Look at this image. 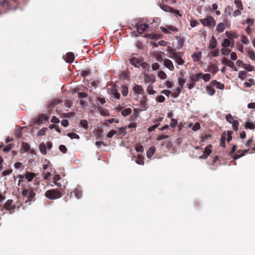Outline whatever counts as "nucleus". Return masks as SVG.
<instances>
[{"instance_id": "nucleus-51", "label": "nucleus", "mask_w": 255, "mask_h": 255, "mask_svg": "<svg viewBox=\"0 0 255 255\" xmlns=\"http://www.w3.org/2000/svg\"><path fill=\"white\" fill-rule=\"evenodd\" d=\"M211 135L210 134H205L204 135L201 136V141L203 142H205V140L210 137Z\"/></svg>"}, {"instance_id": "nucleus-53", "label": "nucleus", "mask_w": 255, "mask_h": 255, "mask_svg": "<svg viewBox=\"0 0 255 255\" xmlns=\"http://www.w3.org/2000/svg\"><path fill=\"white\" fill-rule=\"evenodd\" d=\"M207 90L208 94L213 95L215 93V90L210 87H207Z\"/></svg>"}, {"instance_id": "nucleus-4", "label": "nucleus", "mask_w": 255, "mask_h": 255, "mask_svg": "<svg viewBox=\"0 0 255 255\" xmlns=\"http://www.w3.org/2000/svg\"><path fill=\"white\" fill-rule=\"evenodd\" d=\"M169 57L173 59L178 65H182L185 61L182 59V53L180 52H173Z\"/></svg>"}, {"instance_id": "nucleus-13", "label": "nucleus", "mask_w": 255, "mask_h": 255, "mask_svg": "<svg viewBox=\"0 0 255 255\" xmlns=\"http://www.w3.org/2000/svg\"><path fill=\"white\" fill-rule=\"evenodd\" d=\"M148 27V25L146 24H141L137 27V30L138 33H142Z\"/></svg>"}, {"instance_id": "nucleus-5", "label": "nucleus", "mask_w": 255, "mask_h": 255, "mask_svg": "<svg viewBox=\"0 0 255 255\" xmlns=\"http://www.w3.org/2000/svg\"><path fill=\"white\" fill-rule=\"evenodd\" d=\"M163 65L169 70L173 71L174 70V66L173 62L168 59H164L163 61Z\"/></svg>"}, {"instance_id": "nucleus-54", "label": "nucleus", "mask_w": 255, "mask_h": 255, "mask_svg": "<svg viewBox=\"0 0 255 255\" xmlns=\"http://www.w3.org/2000/svg\"><path fill=\"white\" fill-rule=\"evenodd\" d=\"M203 74L202 73L196 74L195 78L193 80L194 81H197L199 79L202 78Z\"/></svg>"}, {"instance_id": "nucleus-21", "label": "nucleus", "mask_w": 255, "mask_h": 255, "mask_svg": "<svg viewBox=\"0 0 255 255\" xmlns=\"http://www.w3.org/2000/svg\"><path fill=\"white\" fill-rule=\"evenodd\" d=\"M39 148L40 151V152L44 155L46 154L47 153V150H46V144L42 142L39 145Z\"/></svg>"}, {"instance_id": "nucleus-38", "label": "nucleus", "mask_w": 255, "mask_h": 255, "mask_svg": "<svg viewBox=\"0 0 255 255\" xmlns=\"http://www.w3.org/2000/svg\"><path fill=\"white\" fill-rule=\"evenodd\" d=\"M244 68L248 71H252L254 69V67L250 64H245Z\"/></svg>"}, {"instance_id": "nucleus-47", "label": "nucleus", "mask_w": 255, "mask_h": 255, "mask_svg": "<svg viewBox=\"0 0 255 255\" xmlns=\"http://www.w3.org/2000/svg\"><path fill=\"white\" fill-rule=\"evenodd\" d=\"M226 119L227 121L230 123V124H232L233 122L235 121L233 120V117L230 114L227 115L226 116Z\"/></svg>"}, {"instance_id": "nucleus-10", "label": "nucleus", "mask_w": 255, "mask_h": 255, "mask_svg": "<svg viewBox=\"0 0 255 255\" xmlns=\"http://www.w3.org/2000/svg\"><path fill=\"white\" fill-rule=\"evenodd\" d=\"M117 109L119 111L121 112V114L124 117L129 115L132 111L130 108L123 109V108L121 106L118 107Z\"/></svg>"}, {"instance_id": "nucleus-58", "label": "nucleus", "mask_w": 255, "mask_h": 255, "mask_svg": "<svg viewBox=\"0 0 255 255\" xmlns=\"http://www.w3.org/2000/svg\"><path fill=\"white\" fill-rule=\"evenodd\" d=\"M169 137V136L167 135H159L157 137V140H161L162 139L167 138Z\"/></svg>"}, {"instance_id": "nucleus-24", "label": "nucleus", "mask_w": 255, "mask_h": 255, "mask_svg": "<svg viewBox=\"0 0 255 255\" xmlns=\"http://www.w3.org/2000/svg\"><path fill=\"white\" fill-rule=\"evenodd\" d=\"M246 51L248 53V56L252 59V60H255V52L252 50L247 49Z\"/></svg>"}, {"instance_id": "nucleus-62", "label": "nucleus", "mask_w": 255, "mask_h": 255, "mask_svg": "<svg viewBox=\"0 0 255 255\" xmlns=\"http://www.w3.org/2000/svg\"><path fill=\"white\" fill-rule=\"evenodd\" d=\"M147 92L149 95H153L155 94V91L152 89V87H147Z\"/></svg>"}, {"instance_id": "nucleus-15", "label": "nucleus", "mask_w": 255, "mask_h": 255, "mask_svg": "<svg viewBox=\"0 0 255 255\" xmlns=\"http://www.w3.org/2000/svg\"><path fill=\"white\" fill-rule=\"evenodd\" d=\"M25 176V179L27 180V181L30 182L32 180L33 178L35 177V174L33 172H26Z\"/></svg>"}, {"instance_id": "nucleus-20", "label": "nucleus", "mask_w": 255, "mask_h": 255, "mask_svg": "<svg viewBox=\"0 0 255 255\" xmlns=\"http://www.w3.org/2000/svg\"><path fill=\"white\" fill-rule=\"evenodd\" d=\"M226 133L223 132L221 135V138L220 139V146L223 147H226L225 140H226Z\"/></svg>"}, {"instance_id": "nucleus-52", "label": "nucleus", "mask_w": 255, "mask_h": 255, "mask_svg": "<svg viewBox=\"0 0 255 255\" xmlns=\"http://www.w3.org/2000/svg\"><path fill=\"white\" fill-rule=\"evenodd\" d=\"M200 125L199 123H196L192 127V130L194 131H196L200 128Z\"/></svg>"}, {"instance_id": "nucleus-48", "label": "nucleus", "mask_w": 255, "mask_h": 255, "mask_svg": "<svg viewBox=\"0 0 255 255\" xmlns=\"http://www.w3.org/2000/svg\"><path fill=\"white\" fill-rule=\"evenodd\" d=\"M242 10L240 9H236L233 12V15L234 16V17H236V16H239V15H241V11Z\"/></svg>"}, {"instance_id": "nucleus-19", "label": "nucleus", "mask_w": 255, "mask_h": 255, "mask_svg": "<svg viewBox=\"0 0 255 255\" xmlns=\"http://www.w3.org/2000/svg\"><path fill=\"white\" fill-rule=\"evenodd\" d=\"M155 151V147L154 146H151L146 152L147 157L150 158L152 156Z\"/></svg>"}, {"instance_id": "nucleus-23", "label": "nucleus", "mask_w": 255, "mask_h": 255, "mask_svg": "<svg viewBox=\"0 0 255 255\" xmlns=\"http://www.w3.org/2000/svg\"><path fill=\"white\" fill-rule=\"evenodd\" d=\"M48 119V117L45 115H42L36 121V123L38 125L42 123L43 121H46Z\"/></svg>"}, {"instance_id": "nucleus-32", "label": "nucleus", "mask_w": 255, "mask_h": 255, "mask_svg": "<svg viewBox=\"0 0 255 255\" xmlns=\"http://www.w3.org/2000/svg\"><path fill=\"white\" fill-rule=\"evenodd\" d=\"M80 125L82 127L86 129H88V122L85 120H82L80 123Z\"/></svg>"}, {"instance_id": "nucleus-55", "label": "nucleus", "mask_w": 255, "mask_h": 255, "mask_svg": "<svg viewBox=\"0 0 255 255\" xmlns=\"http://www.w3.org/2000/svg\"><path fill=\"white\" fill-rule=\"evenodd\" d=\"M167 28L169 30L174 32H177L178 30L177 28L172 25H168L167 26Z\"/></svg>"}, {"instance_id": "nucleus-64", "label": "nucleus", "mask_w": 255, "mask_h": 255, "mask_svg": "<svg viewBox=\"0 0 255 255\" xmlns=\"http://www.w3.org/2000/svg\"><path fill=\"white\" fill-rule=\"evenodd\" d=\"M178 83L180 84V85L182 86L185 83L186 80L182 78H179L178 79Z\"/></svg>"}, {"instance_id": "nucleus-26", "label": "nucleus", "mask_w": 255, "mask_h": 255, "mask_svg": "<svg viewBox=\"0 0 255 255\" xmlns=\"http://www.w3.org/2000/svg\"><path fill=\"white\" fill-rule=\"evenodd\" d=\"M73 192H74V193L75 194V197L77 199H80L82 196V191L81 190L78 189V188L75 189L73 191Z\"/></svg>"}, {"instance_id": "nucleus-49", "label": "nucleus", "mask_w": 255, "mask_h": 255, "mask_svg": "<svg viewBox=\"0 0 255 255\" xmlns=\"http://www.w3.org/2000/svg\"><path fill=\"white\" fill-rule=\"evenodd\" d=\"M239 125V123L236 120V121L233 122V123H232L233 128L235 131L238 130Z\"/></svg>"}, {"instance_id": "nucleus-34", "label": "nucleus", "mask_w": 255, "mask_h": 255, "mask_svg": "<svg viewBox=\"0 0 255 255\" xmlns=\"http://www.w3.org/2000/svg\"><path fill=\"white\" fill-rule=\"evenodd\" d=\"M67 136L69 137H70L71 139H79L80 136L77 134L74 133V132H69L67 134Z\"/></svg>"}, {"instance_id": "nucleus-22", "label": "nucleus", "mask_w": 255, "mask_h": 255, "mask_svg": "<svg viewBox=\"0 0 255 255\" xmlns=\"http://www.w3.org/2000/svg\"><path fill=\"white\" fill-rule=\"evenodd\" d=\"M234 2L237 9H240L241 10L244 9L243 4L241 0H234Z\"/></svg>"}, {"instance_id": "nucleus-28", "label": "nucleus", "mask_w": 255, "mask_h": 255, "mask_svg": "<svg viewBox=\"0 0 255 255\" xmlns=\"http://www.w3.org/2000/svg\"><path fill=\"white\" fill-rule=\"evenodd\" d=\"M121 92L123 96H127L128 93V88L126 86H123L121 88Z\"/></svg>"}, {"instance_id": "nucleus-11", "label": "nucleus", "mask_w": 255, "mask_h": 255, "mask_svg": "<svg viewBox=\"0 0 255 255\" xmlns=\"http://www.w3.org/2000/svg\"><path fill=\"white\" fill-rule=\"evenodd\" d=\"M74 59V54L72 52H69L66 55V60L68 63L73 62Z\"/></svg>"}, {"instance_id": "nucleus-61", "label": "nucleus", "mask_w": 255, "mask_h": 255, "mask_svg": "<svg viewBox=\"0 0 255 255\" xmlns=\"http://www.w3.org/2000/svg\"><path fill=\"white\" fill-rule=\"evenodd\" d=\"M242 37L243 39L242 40V42H243V43H244V44H248L249 43V40L245 35H243Z\"/></svg>"}, {"instance_id": "nucleus-40", "label": "nucleus", "mask_w": 255, "mask_h": 255, "mask_svg": "<svg viewBox=\"0 0 255 255\" xmlns=\"http://www.w3.org/2000/svg\"><path fill=\"white\" fill-rule=\"evenodd\" d=\"M80 103L82 106V108L84 110H86L87 107L88 106V102L87 101H84L83 100H81L80 101Z\"/></svg>"}, {"instance_id": "nucleus-31", "label": "nucleus", "mask_w": 255, "mask_h": 255, "mask_svg": "<svg viewBox=\"0 0 255 255\" xmlns=\"http://www.w3.org/2000/svg\"><path fill=\"white\" fill-rule=\"evenodd\" d=\"M30 145L25 142H22V149L23 150L24 152H27L30 149Z\"/></svg>"}, {"instance_id": "nucleus-7", "label": "nucleus", "mask_w": 255, "mask_h": 255, "mask_svg": "<svg viewBox=\"0 0 255 255\" xmlns=\"http://www.w3.org/2000/svg\"><path fill=\"white\" fill-rule=\"evenodd\" d=\"M13 203V200L11 199H8L4 204L3 207L4 209L8 211L13 210L15 208V206H12Z\"/></svg>"}, {"instance_id": "nucleus-44", "label": "nucleus", "mask_w": 255, "mask_h": 255, "mask_svg": "<svg viewBox=\"0 0 255 255\" xmlns=\"http://www.w3.org/2000/svg\"><path fill=\"white\" fill-rule=\"evenodd\" d=\"M158 76L161 79L163 80L165 79L166 78V74L162 71H160L158 72Z\"/></svg>"}, {"instance_id": "nucleus-46", "label": "nucleus", "mask_w": 255, "mask_h": 255, "mask_svg": "<svg viewBox=\"0 0 255 255\" xmlns=\"http://www.w3.org/2000/svg\"><path fill=\"white\" fill-rule=\"evenodd\" d=\"M177 125V120H176L175 119L171 118V122H170V126L172 128H174L176 127Z\"/></svg>"}, {"instance_id": "nucleus-60", "label": "nucleus", "mask_w": 255, "mask_h": 255, "mask_svg": "<svg viewBox=\"0 0 255 255\" xmlns=\"http://www.w3.org/2000/svg\"><path fill=\"white\" fill-rule=\"evenodd\" d=\"M12 172V169L6 170H4L2 173V175L3 176H6L7 175H9V174H11Z\"/></svg>"}, {"instance_id": "nucleus-41", "label": "nucleus", "mask_w": 255, "mask_h": 255, "mask_svg": "<svg viewBox=\"0 0 255 255\" xmlns=\"http://www.w3.org/2000/svg\"><path fill=\"white\" fill-rule=\"evenodd\" d=\"M48 130V128H42L40 130H39L38 132V135L39 136H42L46 134V131Z\"/></svg>"}, {"instance_id": "nucleus-39", "label": "nucleus", "mask_w": 255, "mask_h": 255, "mask_svg": "<svg viewBox=\"0 0 255 255\" xmlns=\"http://www.w3.org/2000/svg\"><path fill=\"white\" fill-rule=\"evenodd\" d=\"M138 116V114L137 111H134L133 113L131 115L130 117V120L131 121H134Z\"/></svg>"}, {"instance_id": "nucleus-37", "label": "nucleus", "mask_w": 255, "mask_h": 255, "mask_svg": "<svg viewBox=\"0 0 255 255\" xmlns=\"http://www.w3.org/2000/svg\"><path fill=\"white\" fill-rule=\"evenodd\" d=\"M218 69L217 66L214 65H211L209 66V71L215 73L217 71H218Z\"/></svg>"}, {"instance_id": "nucleus-27", "label": "nucleus", "mask_w": 255, "mask_h": 255, "mask_svg": "<svg viewBox=\"0 0 255 255\" xmlns=\"http://www.w3.org/2000/svg\"><path fill=\"white\" fill-rule=\"evenodd\" d=\"M136 162L138 164L143 165L144 163L143 157L138 154L136 158Z\"/></svg>"}, {"instance_id": "nucleus-33", "label": "nucleus", "mask_w": 255, "mask_h": 255, "mask_svg": "<svg viewBox=\"0 0 255 255\" xmlns=\"http://www.w3.org/2000/svg\"><path fill=\"white\" fill-rule=\"evenodd\" d=\"M233 134V131L231 130H228L226 133V140L229 142H230L232 139V135Z\"/></svg>"}, {"instance_id": "nucleus-36", "label": "nucleus", "mask_w": 255, "mask_h": 255, "mask_svg": "<svg viewBox=\"0 0 255 255\" xmlns=\"http://www.w3.org/2000/svg\"><path fill=\"white\" fill-rule=\"evenodd\" d=\"M221 53L224 55H228L231 52V50L229 48H223L221 49Z\"/></svg>"}, {"instance_id": "nucleus-1", "label": "nucleus", "mask_w": 255, "mask_h": 255, "mask_svg": "<svg viewBox=\"0 0 255 255\" xmlns=\"http://www.w3.org/2000/svg\"><path fill=\"white\" fill-rule=\"evenodd\" d=\"M22 195L27 198L26 202H31V201H35L36 194L30 184L27 183L26 185H22Z\"/></svg>"}, {"instance_id": "nucleus-9", "label": "nucleus", "mask_w": 255, "mask_h": 255, "mask_svg": "<svg viewBox=\"0 0 255 255\" xmlns=\"http://www.w3.org/2000/svg\"><path fill=\"white\" fill-rule=\"evenodd\" d=\"M222 63L223 64L226 65L230 68H234V70L236 71L238 70L236 68L234 67V62L228 60L226 57H224L222 59Z\"/></svg>"}, {"instance_id": "nucleus-50", "label": "nucleus", "mask_w": 255, "mask_h": 255, "mask_svg": "<svg viewBox=\"0 0 255 255\" xmlns=\"http://www.w3.org/2000/svg\"><path fill=\"white\" fill-rule=\"evenodd\" d=\"M117 133V131L115 130H110L107 134V136L108 138H112L114 135Z\"/></svg>"}, {"instance_id": "nucleus-12", "label": "nucleus", "mask_w": 255, "mask_h": 255, "mask_svg": "<svg viewBox=\"0 0 255 255\" xmlns=\"http://www.w3.org/2000/svg\"><path fill=\"white\" fill-rule=\"evenodd\" d=\"M225 29V25L223 22L219 23L216 28V30L219 32L221 33L224 31Z\"/></svg>"}, {"instance_id": "nucleus-14", "label": "nucleus", "mask_w": 255, "mask_h": 255, "mask_svg": "<svg viewBox=\"0 0 255 255\" xmlns=\"http://www.w3.org/2000/svg\"><path fill=\"white\" fill-rule=\"evenodd\" d=\"M98 111L100 113V114L104 116H107L109 115V112L108 110L106 109H104L101 106H98Z\"/></svg>"}, {"instance_id": "nucleus-57", "label": "nucleus", "mask_w": 255, "mask_h": 255, "mask_svg": "<svg viewBox=\"0 0 255 255\" xmlns=\"http://www.w3.org/2000/svg\"><path fill=\"white\" fill-rule=\"evenodd\" d=\"M246 75V72L243 71H241L239 73V78L241 79H243Z\"/></svg>"}, {"instance_id": "nucleus-42", "label": "nucleus", "mask_w": 255, "mask_h": 255, "mask_svg": "<svg viewBox=\"0 0 255 255\" xmlns=\"http://www.w3.org/2000/svg\"><path fill=\"white\" fill-rule=\"evenodd\" d=\"M213 84L216 85V87L219 89H223L224 88V84H221L216 81H214L213 82Z\"/></svg>"}, {"instance_id": "nucleus-35", "label": "nucleus", "mask_w": 255, "mask_h": 255, "mask_svg": "<svg viewBox=\"0 0 255 255\" xmlns=\"http://www.w3.org/2000/svg\"><path fill=\"white\" fill-rule=\"evenodd\" d=\"M23 128H21L17 129L15 130V136L17 138H20L21 137V136H22V129Z\"/></svg>"}, {"instance_id": "nucleus-3", "label": "nucleus", "mask_w": 255, "mask_h": 255, "mask_svg": "<svg viewBox=\"0 0 255 255\" xmlns=\"http://www.w3.org/2000/svg\"><path fill=\"white\" fill-rule=\"evenodd\" d=\"M200 22L205 26L213 27L216 23V20L211 16H208L205 18L200 19Z\"/></svg>"}, {"instance_id": "nucleus-16", "label": "nucleus", "mask_w": 255, "mask_h": 255, "mask_svg": "<svg viewBox=\"0 0 255 255\" xmlns=\"http://www.w3.org/2000/svg\"><path fill=\"white\" fill-rule=\"evenodd\" d=\"M140 62L141 61L136 58H132L130 59V64L135 67H138Z\"/></svg>"}, {"instance_id": "nucleus-25", "label": "nucleus", "mask_w": 255, "mask_h": 255, "mask_svg": "<svg viewBox=\"0 0 255 255\" xmlns=\"http://www.w3.org/2000/svg\"><path fill=\"white\" fill-rule=\"evenodd\" d=\"M161 9L166 11L170 13H172L174 11V9L166 5H162L160 6Z\"/></svg>"}, {"instance_id": "nucleus-30", "label": "nucleus", "mask_w": 255, "mask_h": 255, "mask_svg": "<svg viewBox=\"0 0 255 255\" xmlns=\"http://www.w3.org/2000/svg\"><path fill=\"white\" fill-rule=\"evenodd\" d=\"M221 45L224 48H226L231 46V41L228 39H225L222 43Z\"/></svg>"}, {"instance_id": "nucleus-56", "label": "nucleus", "mask_w": 255, "mask_h": 255, "mask_svg": "<svg viewBox=\"0 0 255 255\" xmlns=\"http://www.w3.org/2000/svg\"><path fill=\"white\" fill-rule=\"evenodd\" d=\"M59 149L63 153H66L67 151V148L64 145H60Z\"/></svg>"}, {"instance_id": "nucleus-63", "label": "nucleus", "mask_w": 255, "mask_h": 255, "mask_svg": "<svg viewBox=\"0 0 255 255\" xmlns=\"http://www.w3.org/2000/svg\"><path fill=\"white\" fill-rule=\"evenodd\" d=\"M159 126V124H155L148 128V131L149 132H151L153 131L156 128H157Z\"/></svg>"}, {"instance_id": "nucleus-43", "label": "nucleus", "mask_w": 255, "mask_h": 255, "mask_svg": "<svg viewBox=\"0 0 255 255\" xmlns=\"http://www.w3.org/2000/svg\"><path fill=\"white\" fill-rule=\"evenodd\" d=\"M13 145V144L12 143H10V144L7 145L6 146H5L3 148V151L5 152L10 151L11 149V148H12Z\"/></svg>"}, {"instance_id": "nucleus-45", "label": "nucleus", "mask_w": 255, "mask_h": 255, "mask_svg": "<svg viewBox=\"0 0 255 255\" xmlns=\"http://www.w3.org/2000/svg\"><path fill=\"white\" fill-rule=\"evenodd\" d=\"M210 74L208 73L203 74L202 75V79L205 82L209 81L210 79Z\"/></svg>"}, {"instance_id": "nucleus-59", "label": "nucleus", "mask_w": 255, "mask_h": 255, "mask_svg": "<svg viewBox=\"0 0 255 255\" xmlns=\"http://www.w3.org/2000/svg\"><path fill=\"white\" fill-rule=\"evenodd\" d=\"M230 58L232 60H236L237 59V55L236 53L233 52L230 54Z\"/></svg>"}, {"instance_id": "nucleus-8", "label": "nucleus", "mask_w": 255, "mask_h": 255, "mask_svg": "<svg viewBox=\"0 0 255 255\" xmlns=\"http://www.w3.org/2000/svg\"><path fill=\"white\" fill-rule=\"evenodd\" d=\"M132 90L136 94L142 95L143 94V89L142 87L140 86L134 84L133 85Z\"/></svg>"}, {"instance_id": "nucleus-2", "label": "nucleus", "mask_w": 255, "mask_h": 255, "mask_svg": "<svg viewBox=\"0 0 255 255\" xmlns=\"http://www.w3.org/2000/svg\"><path fill=\"white\" fill-rule=\"evenodd\" d=\"M62 195L61 192L55 189L49 190L45 193V197L50 200L59 198L62 197Z\"/></svg>"}, {"instance_id": "nucleus-29", "label": "nucleus", "mask_w": 255, "mask_h": 255, "mask_svg": "<svg viewBox=\"0 0 255 255\" xmlns=\"http://www.w3.org/2000/svg\"><path fill=\"white\" fill-rule=\"evenodd\" d=\"M212 147V146L211 144L207 145L205 147L203 153H205V154H206L207 155L209 156V154L212 152V149H211Z\"/></svg>"}, {"instance_id": "nucleus-6", "label": "nucleus", "mask_w": 255, "mask_h": 255, "mask_svg": "<svg viewBox=\"0 0 255 255\" xmlns=\"http://www.w3.org/2000/svg\"><path fill=\"white\" fill-rule=\"evenodd\" d=\"M144 81L146 83L152 84L155 81V78L153 75H148L144 74Z\"/></svg>"}, {"instance_id": "nucleus-17", "label": "nucleus", "mask_w": 255, "mask_h": 255, "mask_svg": "<svg viewBox=\"0 0 255 255\" xmlns=\"http://www.w3.org/2000/svg\"><path fill=\"white\" fill-rule=\"evenodd\" d=\"M217 45V40L214 36H212L210 42H209V47L210 49H214L216 47Z\"/></svg>"}, {"instance_id": "nucleus-18", "label": "nucleus", "mask_w": 255, "mask_h": 255, "mask_svg": "<svg viewBox=\"0 0 255 255\" xmlns=\"http://www.w3.org/2000/svg\"><path fill=\"white\" fill-rule=\"evenodd\" d=\"M245 127L246 128H249L250 129H255V124L251 123L249 121V120L245 123Z\"/></svg>"}]
</instances>
